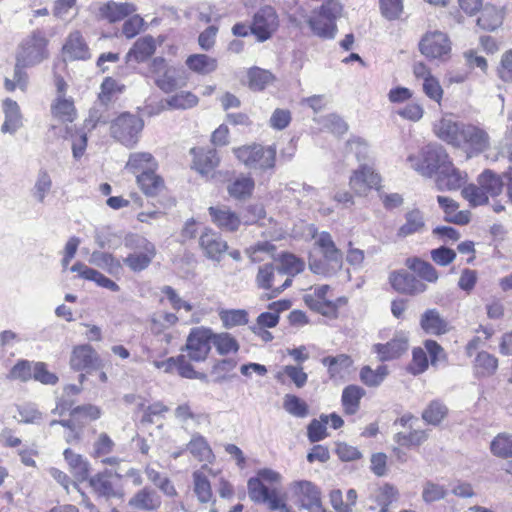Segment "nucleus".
<instances>
[{
    "label": "nucleus",
    "mask_w": 512,
    "mask_h": 512,
    "mask_svg": "<svg viewBox=\"0 0 512 512\" xmlns=\"http://www.w3.org/2000/svg\"><path fill=\"white\" fill-rule=\"evenodd\" d=\"M410 167L423 177L438 176L440 170L446 167L450 157L445 148L439 144H428L417 154L407 158Z\"/></svg>",
    "instance_id": "obj_1"
},
{
    "label": "nucleus",
    "mask_w": 512,
    "mask_h": 512,
    "mask_svg": "<svg viewBox=\"0 0 512 512\" xmlns=\"http://www.w3.org/2000/svg\"><path fill=\"white\" fill-rule=\"evenodd\" d=\"M234 156L245 167L265 172L272 170L276 162V148L258 143L239 146L232 149Z\"/></svg>",
    "instance_id": "obj_2"
},
{
    "label": "nucleus",
    "mask_w": 512,
    "mask_h": 512,
    "mask_svg": "<svg viewBox=\"0 0 512 512\" xmlns=\"http://www.w3.org/2000/svg\"><path fill=\"white\" fill-rule=\"evenodd\" d=\"M212 346L216 348L220 355H223L224 337L214 334L210 329L195 328L187 338V357L192 361H203L206 359Z\"/></svg>",
    "instance_id": "obj_3"
},
{
    "label": "nucleus",
    "mask_w": 512,
    "mask_h": 512,
    "mask_svg": "<svg viewBox=\"0 0 512 512\" xmlns=\"http://www.w3.org/2000/svg\"><path fill=\"white\" fill-rule=\"evenodd\" d=\"M143 120L131 113H122L110 125L111 137L127 148H133L143 130Z\"/></svg>",
    "instance_id": "obj_4"
},
{
    "label": "nucleus",
    "mask_w": 512,
    "mask_h": 512,
    "mask_svg": "<svg viewBox=\"0 0 512 512\" xmlns=\"http://www.w3.org/2000/svg\"><path fill=\"white\" fill-rule=\"evenodd\" d=\"M287 498L297 505L300 509L309 512H325L321 502L320 490L310 481H294L288 486Z\"/></svg>",
    "instance_id": "obj_5"
},
{
    "label": "nucleus",
    "mask_w": 512,
    "mask_h": 512,
    "mask_svg": "<svg viewBox=\"0 0 512 512\" xmlns=\"http://www.w3.org/2000/svg\"><path fill=\"white\" fill-rule=\"evenodd\" d=\"M491 138L487 130L474 123H465L456 148L464 151L468 158L480 155L490 149Z\"/></svg>",
    "instance_id": "obj_6"
},
{
    "label": "nucleus",
    "mask_w": 512,
    "mask_h": 512,
    "mask_svg": "<svg viewBox=\"0 0 512 512\" xmlns=\"http://www.w3.org/2000/svg\"><path fill=\"white\" fill-rule=\"evenodd\" d=\"M46 46L47 39L40 31H34L20 44L16 60L29 67L35 66L48 57Z\"/></svg>",
    "instance_id": "obj_7"
},
{
    "label": "nucleus",
    "mask_w": 512,
    "mask_h": 512,
    "mask_svg": "<svg viewBox=\"0 0 512 512\" xmlns=\"http://www.w3.org/2000/svg\"><path fill=\"white\" fill-rule=\"evenodd\" d=\"M343 7L338 0H327L317 10L319 17L325 19L323 27L315 20H307V23L314 35L323 39H333L337 33L336 19L342 14Z\"/></svg>",
    "instance_id": "obj_8"
},
{
    "label": "nucleus",
    "mask_w": 512,
    "mask_h": 512,
    "mask_svg": "<svg viewBox=\"0 0 512 512\" xmlns=\"http://www.w3.org/2000/svg\"><path fill=\"white\" fill-rule=\"evenodd\" d=\"M419 50L429 60L446 61L451 53V41L444 32L429 31L422 36Z\"/></svg>",
    "instance_id": "obj_9"
},
{
    "label": "nucleus",
    "mask_w": 512,
    "mask_h": 512,
    "mask_svg": "<svg viewBox=\"0 0 512 512\" xmlns=\"http://www.w3.org/2000/svg\"><path fill=\"white\" fill-rule=\"evenodd\" d=\"M279 26L278 15L271 6L261 8L253 17L251 33L259 42L268 40Z\"/></svg>",
    "instance_id": "obj_10"
},
{
    "label": "nucleus",
    "mask_w": 512,
    "mask_h": 512,
    "mask_svg": "<svg viewBox=\"0 0 512 512\" xmlns=\"http://www.w3.org/2000/svg\"><path fill=\"white\" fill-rule=\"evenodd\" d=\"M69 364L74 371H86L88 373L103 367L98 353L89 344L75 346L72 349Z\"/></svg>",
    "instance_id": "obj_11"
},
{
    "label": "nucleus",
    "mask_w": 512,
    "mask_h": 512,
    "mask_svg": "<svg viewBox=\"0 0 512 512\" xmlns=\"http://www.w3.org/2000/svg\"><path fill=\"white\" fill-rule=\"evenodd\" d=\"M465 122L456 121L451 114L443 115L433 125L435 135L443 142L457 147Z\"/></svg>",
    "instance_id": "obj_12"
},
{
    "label": "nucleus",
    "mask_w": 512,
    "mask_h": 512,
    "mask_svg": "<svg viewBox=\"0 0 512 512\" xmlns=\"http://www.w3.org/2000/svg\"><path fill=\"white\" fill-rule=\"evenodd\" d=\"M380 181V176L371 167L363 165L353 172L349 185L357 195L364 196L369 190L378 189Z\"/></svg>",
    "instance_id": "obj_13"
},
{
    "label": "nucleus",
    "mask_w": 512,
    "mask_h": 512,
    "mask_svg": "<svg viewBox=\"0 0 512 512\" xmlns=\"http://www.w3.org/2000/svg\"><path fill=\"white\" fill-rule=\"evenodd\" d=\"M392 287L403 294L417 295L427 290V285L419 280L415 275L405 271L393 272L390 276Z\"/></svg>",
    "instance_id": "obj_14"
},
{
    "label": "nucleus",
    "mask_w": 512,
    "mask_h": 512,
    "mask_svg": "<svg viewBox=\"0 0 512 512\" xmlns=\"http://www.w3.org/2000/svg\"><path fill=\"white\" fill-rule=\"evenodd\" d=\"M467 181V174L456 168L450 160L436 177L438 190H457Z\"/></svg>",
    "instance_id": "obj_15"
},
{
    "label": "nucleus",
    "mask_w": 512,
    "mask_h": 512,
    "mask_svg": "<svg viewBox=\"0 0 512 512\" xmlns=\"http://www.w3.org/2000/svg\"><path fill=\"white\" fill-rule=\"evenodd\" d=\"M161 504L160 495L149 487L140 489L128 501L129 507L140 511H156Z\"/></svg>",
    "instance_id": "obj_16"
},
{
    "label": "nucleus",
    "mask_w": 512,
    "mask_h": 512,
    "mask_svg": "<svg viewBox=\"0 0 512 512\" xmlns=\"http://www.w3.org/2000/svg\"><path fill=\"white\" fill-rule=\"evenodd\" d=\"M157 168L158 162L149 152L131 153L125 165V169L136 176L156 172Z\"/></svg>",
    "instance_id": "obj_17"
},
{
    "label": "nucleus",
    "mask_w": 512,
    "mask_h": 512,
    "mask_svg": "<svg viewBox=\"0 0 512 512\" xmlns=\"http://www.w3.org/2000/svg\"><path fill=\"white\" fill-rule=\"evenodd\" d=\"M408 349V337L404 333L397 334L386 344H375L373 346L381 361L391 360L399 357Z\"/></svg>",
    "instance_id": "obj_18"
},
{
    "label": "nucleus",
    "mask_w": 512,
    "mask_h": 512,
    "mask_svg": "<svg viewBox=\"0 0 512 512\" xmlns=\"http://www.w3.org/2000/svg\"><path fill=\"white\" fill-rule=\"evenodd\" d=\"M136 11L132 3L109 1L99 8V17L111 23L120 21Z\"/></svg>",
    "instance_id": "obj_19"
},
{
    "label": "nucleus",
    "mask_w": 512,
    "mask_h": 512,
    "mask_svg": "<svg viewBox=\"0 0 512 512\" xmlns=\"http://www.w3.org/2000/svg\"><path fill=\"white\" fill-rule=\"evenodd\" d=\"M316 245L320 248L324 260L333 264L334 269H340L342 267L343 255L336 247L328 232H321L318 235Z\"/></svg>",
    "instance_id": "obj_20"
},
{
    "label": "nucleus",
    "mask_w": 512,
    "mask_h": 512,
    "mask_svg": "<svg viewBox=\"0 0 512 512\" xmlns=\"http://www.w3.org/2000/svg\"><path fill=\"white\" fill-rule=\"evenodd\" d=\"M420 326L427 334L431 335H442L449 331L448 322L437 309L426 310L421 315Z\"/></svg>",
    "instance_id": "obj_21"
},
{
    "label": "nucleus",
    "mask_w": 512,
    "mask_h": 512,
    "mask_svg": "<svg viewBox=\"0 0 512 512\" xmlns=\"http://www.w3.org/2000/svg\"><path fill=\"white\" fill-rule=\"evenodd\" d=\"M141 243L144 252L132 253L124 259V263L135 272L147 268L156 254L155 247L152 243L144 238H141Z\"/></svg>",
    "instance_id": "obj_22"
},
{
    "label": "nucleus",
    "mask_w": 512,
    "mask_h": 512,
    "mask_svg": "<svg viewBox=\"0 0 512 512\" xmlns=\"http://www.w3.org/2000/svg\"><path fill=\"white\" fill-rule=\"evenodd\" d=\"M63 51L73 60H86L90 58L89 48L79 31H73L69 34Z\"/></svg>",
    "instance_id": "obj_23"
},
{
    "label": "nucleus",
    "mask_w": 512,
    "mask_h": 512,
    "mask_svg": "<svg viewBox=\"0 0 512 512\" xmlns=\"http://www.w3.org/2000/svg\"><path fill=\"white\" fill-rule=\"evenodd\" d=\"M156 50L155 39L151 35H146L139 38L128 51L126 55L127 61L134 60L137 63L144 62Z\"/></svg>",
    "instance_id": "obj_24"
},
{
    "label": "nucleus",
    "mask_w": 512,
    "mask_h": 512,
    "mask_svg": "<svg viewBox=\"0 0 512 512\" xmlns=\"http://www.w3.org/2000/svg\"><path fill=\"white\" fill-rule=\"evenodd\" d=\"M405 222L399 227L397 236L408 237L416 233H422L426 224L423 213L419 209H412L405 213Z\"/></svg>",
    "instance_id": "obj_25"
},
{
    "label": "nucleus",
    "mask_w": 512,
    "mask_h": 512,
    "mask_svg": "<svg viewBox=\"0 0 512 512\" xmlns=\"http://www.w3.org/2000/svg\"><path fill=\"white\" fill-rule=\"evenodd\" d=\"M51 433L61 434L65 438L67 444L77 445L80 438L81 425L76 418L66 421L53 420L50 423Z\"/></svg>",
    "instance_id": "obj_26"
},
{
    "label": "nucleus",
    "mask_w": 512,
    "mask_h": 512,
    "mask_svg": "<svg viewBox=\"0 0 512 512\" xmlns=\"http://www.w3.org/2000/svg\"><path fill=\"white\" fill-rule=\"evenodd\" d=\"M200 246L211 260L219 262L222 259L224 244L211 229H206L200 236Z\"/></svg>",
    "instance_id": "obj_27"
},
{
    "label": "nucleus",
    "mask_w": 512,
    "mask_h": 512,
    "mask_svg": "<svg viewBox=\"0 0 512 512\" xmlns=\"http://www.w3.org/2000/svg\"><path fill=\"white\" fill-rule=\"evenodd\" d=\"M194 168L201 174H209L219 164L220 158L214 149L192 148Z\"/></svg>",
    "instance_id": "obj_28"
},
{
    "label": "nucleus",
    "mask_w": 512,
    "mask_h": 512,
    "mask_svg": "<svg viewBox=\"0 0 512 512\" xmlns=\"http://www.w3.org/2000/svg\"><path fill=\"white\" fill-rule=\"evenodd\" d=\"M321 363L327 367L329 377L331 379L343 378L348 373L353 364V360L347 354H339L336 356H327L321 360Z\"/></svg>",
    "instance_id": "obj_29"
},
{
    "label": "nucleus",
    "mask_w": 512,
    "mask_h": 512,
    "mask_svg": "<svg viewBox=\"0 0 512 512\" xmlns=\"http://www.w3.org/2000/svg\"><path fill=\"white\" fill-rule=\"evenodd\" d=\"M5 121L1 127L3 133L14 134L22 126V116L16 101L7 98L3 102Z\"/></svg>",
    "instance_id": "obj_30"
},
{
    "label": "nucleus",
    "mask_w": 512,
    "mask_h": 512,
    "mask_svg": "<svg viewBox=\"0 0 512 512\" xmlns=\"http://www.w3.org/2000/svg\"><path fill=\"white\" fill-rule=\"evenodd\" d=\"M437 201L446 214V221L459 225H465L470 221V213L468 211H458L459 205L453 199L438 196Z\"/></svg>",
    "instance_id": "obj_31"
},
{
    "label": "nucleus",
    "mask_w": 512,
    "mask_h": 512,
    "mask_svg": "<svg viewBox=\"0 0 512 512\" xmlns=\"http://www.w3.org/2000/svg\"><path fill=\"white\" fill-rule=\"evenodd\" d=\"M254 187L255 182L250 175L240 174L230 182L227 190L231 197L245 200L252 195Z\"/></svg>",
    "instance_id": "obj_32"
},
{
    "label": "nucleus",
    "mask_w": 512,
    "mask_h": 512,
    "mask_svg": "<svg viewBox=\"0 0 512 512\" xmlns=\"http://www.w3.org/2000/svg\"><path fill=\"white\" fill-rule=\"evenodd\" d=\"M503 12L495 6H485L477 18V25L484 30L494 31L502 25Z\"/></svg>",
    "instance_id": "obj_33"
},
{
    "label": "nucleus",
    "mask_w": 512,
    "mask_h": 512,
    "mask_svg": "<svg viewBox=\"0 0 512 512\" xmlns=\"http://www.w3.org/2000/svg\"><path fill=\"white\" fill-rule=\"evenodd\" d=\"M365 395V390L357 385H349L342 392V405L347 414H355L360 407V400Z\"/></svg>",
    "instance_id": "obj_34"
},
{
    "label": "nucleus",
    "mask_w": 512,
    "mask_h": 512,
    "mask_svg": "<svg viewBox=\"0 0 512 512\" xmlns=\"http://www.w3.org/2000/svg\"><path fill=\"white\" fill-rule=\"evenodd\" d=\"M91 487L93 490L102 497L107 499L114 497H121L122 493L120 490L115 488L112 480L106 474H97L90 480Z\"/></svg>",
    "instance_id": "obj_35"
},
{
    "label": "nucleus",
    "mask_w": 512,
    "mask_h": 512,
    "mask_svg": "<svg viewBox=\"0 0 512 512\" xmlns=\"http://www.w3.org/2000/svg\"><path fill=\"white\" fill-rule=\"evenodd\" d=\"M478 184L483 187L486 194L496 197L502 193L504 182L501 176L491 170H485L478 176Z\"/></svg>",
    "instance_id": "obj_36"
},
{
    "label": "nucleus",
    "mask_w": 512,
    "mask_h": 512,
    "mask_svg": "<svg viewBox=\"0 0 512 512\" xmlns=\"http://www.w3.org/2000/svg\"><path fill=\"white\" fill-rule=\"evenodd\" d=\"M406 266L427 282L435 283L439 278L438 272L432 264L419 258H408Z\"/></svg>",
    "instance_id": "obj_37"
},
{
    "label": "nucleus",
    "mask_w": 512,
    "mask_h": 512,
    "mask_svg": "<svg viewBox=\"0 0 512 512\" xmlns=\"http://www.w3.org/2000/svg\"><path fill=\"white\" fill-rule=\"evenodd\" d=\"M137 184L143 193L149 197L157 196L164 189V181L155 172L137 175Z\"/></svg>",
    "instance_id": "obj_38"
},
{
    "label": "nucleus",
    "mask_w": 512,
    "mask_h": 512,
    "mask_svg": "<svg viewBox=\"0 0 512 512\" xmlns=\"http://www.w3.org/2000/svg\"><path fill=\"white\" fill-rule=\"evenodd\" d=\"M187 67L198 74H209L217 67L214 58L206 54H193L186 59Z\"/></svg>",
    "instance_id": "obj_39"
},
{
    "label": "nucleus",
    "mask_w": 512,
    "mask_h": 512,
    "mask_svg": "<svg viewBox=\"0 0 512 512\" xmlns=\"http://www.w3.org/2000/svg\"><path fill=\"white\" fill-rule=\"evenodd\" d=\"M388 373V368L385 365H379L376 369L366 365L361 368L359 377L367 387H378L383 383Z\"/></svg>",
    "instance_id": "obj_40"
},
{
    "label": "nucleus",
    "mask_w": 512,
    "mask_h": 512,
    "mask_svg": "<svg viewBox=\"0 0 512 512\" xmlns=\"http://www.w3.org/2000/svg\"><path fill=\"white\" fill-rule=\"evenodd\" d=\"M474 368L478 376H491L498 368V359L486 351H481L475 358Z\"/></svg>",
    "instance_id": "obj_41"
},
{
    "label": "nucleus",
    "mask_w": 512,
    "mask_h": 512,
    "mask_svg": "<svg viewBox=\"0 0 512 512\" xmlns=\"http://www.w3.org/2000/svg\"><path fill=\"white\" fill-rule=\"evenodd\" d=\"M51 111L53 116L62 122H72L76 114L73 101L61 95H58L55 99Z\"/></svg>",
    "instance_id": "obj_42"
},
{
    "label": "nucleus",
    "mask_w": 512,
    "mask_h": 512,
    "mask_svg": "<svg viewBox=\"0 0 512 512\" xmlns=\"http://www.w3.org/2000/svg\"><path fill=\"white\" fill-rule=\"evenodd\" d=\"M156 85L168 93L177 89L184 82L180 78V71L175 67H168L160 76L155 78Z\"/></svg>",
    "instance_id": "obj_43"
},
{
    "label": "nucleus",
    "mask_w": 512,
    "mask_h": 512,
    "mask_svg": "<svg viewBox=\"0 0 512 512\" xmlns=\"http://www.w3.org/2000/svg\"><path fill=\"white\" fill-rule=\"evenodd\" d=\"M448 408L439 400L431 401L422 412V419L430 425H438L447 416Z\"/></svg>",
    "instance_id": "obj_44"
},
{
    "label": "nucleus",
    "mask_w": 512,
    "mask_h": 512,
    "mask_svg": "<svg viewBox=\"0 0 512 512\" xmlns=\"http://www.w3.org/2000/svg\"><path fill=\"white\" fill-rule=\"evenodd\" d=\"M283 408L287 413L297 418H305L309 415L308 404L293 394H286L284 396Z\"/></svg>",
    "instance_id": "obj_45"
},
{
    "label": "nucleus",
    "mask_w": 512,
    "mask_h": 512,
    "mask_svg": "<svg viewBox=\"0 0 512 512\" xmlns=\"http://www.w3.org/2000/svg\"><path fill=\"white\" fill-rule=\"evenodd\" d=\"M52 188V179L46 170H40L37 174L35 184L31 190L33 198L38 203H44L46 196Z\"/></svg>",
    "instance_id": "obj_46"
},
{
    "label": "nucleus",
    "mask_w": 512,
    "mask_h": 512,
    "mask_svg": "<svg viewBox=\"0 0 512 512\" xmlns=\"http://www.w3.org/2000/svg\"><path fill=\"white\" fill-rule=\"evenodd\" d=\"M248 79L250 89L261 91L274 81V76L268 70L253 67L248 72Z\"/></svg>",
    "instance_id": "obj_47"
},
{
    "label": "nucleus",
    "mask_w": 512,
    "mask_h": 512,
    "mask_svg": "<svg viewBox=\"0 0 512 512\" xmlns=\"http://www.w3.org/2000/svg\"><path fill=\"white\" fill-rule=\"evenodd\" d=\"M304 263L293 254L285 253L280 257V266L277 267V274L280 276H295L302 272Z\"/></svg>",
    "instance_id": "obj_48"
},
{
    "label": "nucleus",
    "mask_w": 512,
    "mask_h": 512,
    "mask_svg": "<svg viewBox=\"0 0 512 512\" xmlns=\"http://www.w3.org/2000/svg\"><path fill=\"white\" fill-rule=\"evenodd\" d=\"M27 67V65H24L23 63H20L16 60L13 80L5 78L4 81V86L7 91H14L16 87L20 88L23 91L27 88L28 74L24 70Z\"/></svg>",
    "instance_id": "obj_49"
},
{
    "label": "nucleus",
    "mask_w": 512,
    "mask_h": 512,
    "mask_svg": "<svg viewBox=\"0 0 512 512\" xmlns=\"http://www.w3.org/2000/svg\"><path fill=\"white\" fill-rule=\"evenodd\" d=\"M463 197L469 201L471 206H480L488 203L489 196L479 184H470L463 188Z\"/></svg>",
    "instance_id": "obj_50"
},
{
    "label": "nucleus",
    "mask_w": 512,
    "mask_h": 512,
    "mask_svg": "<svg viewBox=\"0 0 512 512\" xmlns=\"http://www.w3.org/2000/svg\"><path fill=\"white\" fill-rule=\"evenodd\" d=\"M278 275L277 268H274L272 265L260 266L256 277L257 284L260 288L273 291L276 287L275 282Z\"/></svg>",
    "instance_id": "obj_51"
},
{
    "label": "nucleus",
    "mask_w": 512,
    "mask_h": 512,
    "mask_svg": "<svg viewBox=\"0 0 512 512\" xmlns=\"http://www.w3.org/2000/svg\"><path fill=\"white\" fill-rule=\"evenodd\" d=\"M64 456L76 476L80 478L88 476V463L81 455L75 453L74 450H64Z\"/></svg>",
    "instance_id": "obj_52"
},
{
    "label": "nucleus",
    "mask_w": 512,
    "mask_h": 512,
    "mask_svg": "<svg viewBox=\"0 0 512 512\" xmlns=\"http://www.w3.org/2000/svg\"><path fill=\"white\" fill-rule=\"evenodd\" d=\"M33 362L19 360L9 371L8 378L27 382L33 377Z\"/></svg>",
    "instance_id": "obj_53"
},
{
    "label": "nucleus",
    "mask_w": 512,
    "mask_h": 512,
    "mask_svg": "<svg viewBox=\"0 0 512 512\" xmlns=\"http://www.w3.org/2000/svg\"><path fill=\"white\" fill-rule=\"evenodd\" d=\"M194 492L202 503L209 502L212 497L210 483L207 478L199 471L194 472Z\"/></svg>",
    "instance_id": "obj_54"
},
{
    "label": "nucleus",
    "mask_w": 512,
    "mask_h": 512,
    "mask_svg": "<svg viewBox=\"0 0 512 512\" xmlns=\"http://www.w3.org/2000/svg\"><path fill=\"white\" fill-rule=\"evenodd\" d=\"M198 98L191 92H180L167 100V105L172 109H189L197 105Z\"/></svg>",
    "instance_id": "obj_55"
},
{
    "label": "nucleus",
    "mask_w": 512,
    "mask_h": 512,
    "mask_svg": "<svg viewBox=\"0 0 512 512\" xmlns=\"http://www.w3.org/2000/svg\"><path fill=\"white\" fill-rule=\"evenodd\" d=\"M447 491L444 486L426 481L423 484L422 499L426 503H432L445 498Z\"/></svg>",
    "instance_id": "obj_56"
},
{
    "label": "nucleus",
    "mask_w": 512,
    "mask_h": 512,
    "mask_svg": "<svg viewBox=\"0 0 512 512\" xmlns=\"http://www.w3.org/2000/svg\"><path fill=\"white\" fill-rule=\"evenodd\" d=\"M32 378L45 385H55L58 382L57 375L48 371L47 365L44 362H35L33 364Z\"/></svg>",
    "instance_id": "obj_57"
},
{
    "label": "nucleus",
    "mask_w": 512,
    "mask_h": 512,
    "mask_svg": "<svg viewBox=\"0 0 512 512\" xmlns=\"http://www.w3.org/2000/svg\"><path fill=\"white\" fill-rule=\"evenodd\" d=\"M89 262L100 268L108 269L110 272L113 268L120 267L119 262H117L111 254L101 251H94L90 256Z\"/></svg>",
    "instance_id": "obj_58"
},
{
    "label": "nucleus",
    "mask_w": 512,
    "mask_h": 512,
    "mask_svg": "<svg viewBox=\"0 0 512 512\" xmlns=\"http://www.w3.org/2000/svg\"><path fill=\"white\" fill-rule=\"evenodd\" d=\"M422 89L425 95L431 100L440 103L443 97V89L438 81V79L434 76L425 79L422 83Z\"/></svg>",
    "instance_id": "obj_59"
},
{
    "label": "nucleus",
    "mask_w": 512,
    "mask_h": 512,
    "mask_svg": "<svg viewBox=\"0 0 512 512\" xmlns=\"http://www.w3.org/2000/svg\"><path fill=\"white\" fill-rule=\"evenodd\" d=\"M382 15L389 19H396L403 10L402 0H379Z\"/></svg>",
    "instance_id": "obj_60"
},
{
    "label": "nucleus",
    "mask_w": 512,
    "mask_h": 512,
    "mask_svg": "<svg viewBox=\"0 0 512 512\" xmlns=\"http://www.w3.org/2000/svg\"><path fill=\"white\" fill-rule=\"evenodd\" d=\"M283 373L290 378L297 388H302L307 383L308 375L301 366L286 365L283 367Z\"/></svg>",
    "instance_id": "obj_61"
},
{
    "label": "nucleus",
    "mask_w": 512,
    "mask_h": 512,
    "mask_svg": "<svg viewBox=\"0 0 512 512\" xmlns=\"http://www.w3.org/2000/svg\"><path fill=\"white\" fill-rule=\"evenodd\" d=\"M396 113L406 120L416 122L423 117L424 110L418 103H408L404 107L399 108Z\"/></svg>",
    "instance_id": "obj_62"
},
{
    "label": "nucleus",
    "mask_w": 512,
    "mask_h": 512,
    "mask_svg": "<svg viewBox=\"0 0 512 512\" xmlns=\"http://www.w3.org/2000/svg\"><path fill=\"white\" fill-rule=\"evenodd\" d=\"M431 258L436 264L447 266L455 260L456 253L454 250L442 246L431 251Z\"/></svg>",
    "instance_id": "obj_63"
},
{
    "label": "nucleus",
    "mask_w": 512,
    "mask_h": 512,
    "mask_svg": "<svg viewBox=\"0 0 512 512\" xmlns=\"http://www.w3.org/2000/svg\"><path fill=\"white\" fill-rule=\"evenodd\" d=\"M291 122V113L287 109H276L270 117V126L276 130L285 129Z\"/></svg>",
    "instance_id": "obj_64"
}]
</instances>
